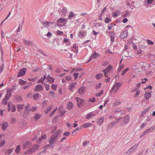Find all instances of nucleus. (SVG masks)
<instances>
[{
    "mask_svg": "<svg viewBox=\"0 0 155 155\" xmlns=\"http://www.w3.org/2000/svg\"><path fill=\"white\" fill-rule=\"evenodd\" d=\"M61 130H59L56 131L54 134L52 135L49 140L50 145H53L55 142L56 140L61 137Z\"/></svg>",
    "mask_w": 155,
    "mask_h": 155,
    "instance_id": "1",
    "label": "nucleus"
},
{
    "mask_svg": "<svg viewBox=\"0 0 155 155\" xmlns=\"http://www.w3.org/2000/svg\"><path fill=\"white\" fill-rule=\"evenodd\" d=\"M39 146L37 145H35L33 146L32 148L24 152V154H28L30 153H32L36 151L39 148Z\"/></svg>",
    "mask_w": 155,
    "mask_h": 155,
    "instance_id": "2",
    "label": "nucleus"
},
{
    "mask_svg": "<svg viewBox=\"0 0 155 155\" xmlns=\"http://www.w3.org/2000/svg\"><path fill=\"white\" fill-rule=\"evenodd\" d=\"M121 84L118 82L115 83L112 88V91L114 93H115L120 87Z\"/></svg>",
    "mask_w": 155,
    "mask_h": 155,
    "instance_id": "3",
    "label": "nucleus"
},
{
    "mask_svg": "<svg viewBox=\"0 0 155 155\" xmlns=\"http://www.w3.org/2000/svg\"><path fill=\"white\" fill-rule=\"evenodd\" d=\"M16 109L15 106L11 103H8V111L12 112H15Z\"/></svg>",
    "mask_w": 155,
    "mask_h": 155,
    "instance_id": "4",
    "label": "nucleus"
},
{
    "mask_svg": "<svg viewBox=\"0 0 155 155\" xmlns=\"http://www.w3.org/2000/svg\"><path fill=\"white\" fill-rule=\"evenodd\" d=\"M99 55V54L94 52L92 54L89 59L87 62L88 63L90 61L93 59H95L98 57Z\"/></svg>",
    "mask_w": 155,
    "mask_h": 155,
    "instance_id": "5",
    "label": "nucleus"
},
{
    "mask_svg": "<svg viewBox=\"0 0 155 155\" xmlns=\"http://www.w3.org/2000/svg\"><path fill=\"white\" fill-rule=\"evenodd\" d=\"M130 120V117L128 115H126L123 119L122 123L120 124V126H122L124 124H127L128 123Z\"/></svg>",
    "mask_w": 155,
    "mask_h": 155,
    "instance_id": "6",
    "label": "nucleus"
},
{
    "mask_svg": "<svg viewBox=\"0 0 155 155\" xmlns=\"http://www.w3.org/2000/svg\"><path fill=\"white\" fill-rule=\"evenodd\" d=\"M47 135L45 134H42L41 137L37 140V142L40 143L42 142L44 140L46 139Z\"/></svg>",
    "mask_w": 155,
    "mask_h": 155,
    "instance_id": "7",
    "label": "nucleus"
},
{
    "mask_svg": "<svg viewBox=\"0 0 155 155\" xmlns=\"http://www.w3.org/2000/svg\"><path fill=\"white\" fill-rule=\"evenodd\" d=\"M31 145V143L30 141H28L24 143L22 147L24 149L26 150L30 147Z\"/></svg>",
    "mask_w": 155,
    "mask_h": 155,
    "instance_id": "8",
    "label": "nucleus"
},
{
    "mask_svg": "<svg viewBox=\"0 0 155 155\" xmlns=\"http://www.w3.org/2000/svg\"><path fill=\"white\" fill-rule=\"evenodd\" d=\"M112 68V66L111 64H110L106 68L105 70H104V75L106 77H107L108 76L107 75V73L108 72H110Z\"/></svg>",
    "mask_w": 155,
    "mask_h": 155,
    "instance_id": "9",
    "label": "nucleus"
},
{
    "mask_svg": "<svg viewBox=\"0 0 155 155\" xmlns=\"http://www.w3.org/2000/svg\"><path fill=\"white\" fill-rule=\"evenodd\" d=\"M26 69L25 68H23L20 70L18 72V74L17 75L18 77H19L24 76L26 72Z\"/></svg>",
    "mask_w": 155,
    "mask_h": 155,
    "instance_id": "10",
    "label": "nucleus"
},
{
    "mask_svg": "<svg viewBox=\"0 0 155 155\" xmlns=\"http://www.w3.org/2000/svg\"><path fill=\"white\" fill-rule=\"evenodd\" d=\"M75 98L76 99L77 105L79 107H80L84 102V100L81 99L78 97H76Z\"/></svg>",
    "mask_w": 155,
    "mask_h": 155,
    "instance_id": "11",
    "label": "nucleus"
},
{
    "mask_svg": "<svg viewBox=\"0 0 155 155\" xmlns=\"http://www.w3.org/2000/svg\"><path fill=\"white\" fill-rule=\"evenodd\" d=\"M138 146V144H136L134 145L130 148L128 150L129 153L130 154L134 152Z\"/></svg>",
    "mask_w": 155,
    "mask_h": 155,
    "instance_id": "12",
    "label": "nucleus"
},
{
    "mask_svg": "<svg viewBox=\"0 0 155 155\" xmlns=\"http://www.w3.org/2000/svg\"><path fill=\"white\" fill-rule=\"evenodd\" d=\"M127 35V30H125L121 33L120 35V37L121 39H124L126 38Z\"/></svg>",
    "mask_w": 155,
    "mask_h": 155,
    "instance_id": "13",
    "label": "nucleus"
},
{
    "mask_svg": "<svg viewBox=\"0 0 155 155\" xmlns=\"http://www.w3.org/2000/svg\"><path fill=\"white\" fill-rule=\"evenodd\" d=\"M86 91V88L85 87H82L80 88L78 90V92L80 94H83Z\"/></svg>",
    "mask_w": 155,
    "mask_h": 155,
    "instance_id": "14",
    "label": "nucleus"
},
{
    "mask_svg": "<svg viewBox=\"0 0 155 155\" xmlns=\"http://www.w3.org/2000/svg\"><path fill=\"white\" fill-rule=\"evenodd\" d=\"M12 91V90L11 89H8L6 91V94L5 96V98L6 99L8 100L9 97L11 95V92Z\"/></svg>",
    "mask_w": 155,
    "mask_h": 155,
    "instance_id": "15",
    "label": "nucleus"
},
{
    "mask_svg": "<svg viewBox=\"0 0 155 155\" xmlns=\"http://www.w3.org/2000/svg\"><path fill=\"white\" fill-rule=\"evenodd\" d=\"M77 84V82H74L70 84L69 86V89L71 91H73V89L75 88Z\"/></svg>",
    "mask_w": 155,
    "mask_h": 155,
    "instance_id": "16",
    "label": "nucleus"
},
{
    "mask_svg": "<svg viewBox=\"0 0 155 155\" xmlns=\"http://www.w3.org/2000/svg\"><path fill=\"white\" fill-rule=\"evenodd\" d=\"M151 94L150 92L148 91L146 92L144 95L145 99L147 100H149L151 97Z\"/></svg>",
    "mask_w": 155,
    "mask_h": 155,
    "instance_id": "17",
    "label": "nucleus"
},
{
    "mask_svg": "<svg viewBox=\"0 0 155 155\" xmlns=\"http://www.w3.org/2000/svg\"><path fill=\"white\" fill-rule=\"evenodd\" d=\"M43 90V87L41 85H38L36 86L34 89V90L35 91H41Z\"/></svg>",
    "mask_w": 155,
    "mask_h": 155,
    "instance_id": "18",
    "label": "nucleus"
},
{
    "mask_svg": "<svg viewBox=\"0 0 155 155\" xmlns=\"http://www.w3.org/2000/svg\"><path fill=\"white\" fill-rule=\"evenodd\" d=\"M8 126V124L6 122H3L2 125V128L3 130H5Z\"/></svg>",
    "mask_w": 155,
    "mask_h": 155,
    "instance_id": "19",
    "label": "nucleus"
},
{
    "mask_svg": "<svg viewBox=\"0 0 155 155\" xmlns=\"http://www.w3.org/2000/svg\"><path fill=\"white\" fill-rule=\"evenodd\" d=\"M53 22H51L49 21H45L43 23V25L46 27H49L51 24H53Z\"/></svg>",
    "mask_w": 155,
    "mask_h": 155,
    "instance_id": "20",
    "label": "nucleus"
},
{
    "mask_svg": "<svg viewBox=\"0 0 155 155\" xmlns=\"http://www.w3.org/2000/svg\"><path fill=\"white\" fill-rule=\"evenodd\" d=\"M104 120V117H101L98 118L97 120V122L99 124H101L103 123Z\"/></svg>",
    "mask_w": 155,
    "mask_h": 155,
    "instance_id": "21",
    "label": "nucleus"
},
{
    "mask_svg": "<svg viewBox=\"0 0 155 155\" xmlns=\"http://www.w3.org/2000/svg\"><path fill=\"white\" fill-rule=\"evenodd\" d=\"M72 51L76 53H77L78 52V47L76 46V44H74L73 45V48L72 49Z\"/></svg>",
    "mask_w": 155,
    "mask_h": 155,
    "instance_id": "22",
    "label": "nucleus"
},
{
    "mask_svg": "<svg viewBox=\"0 0 155 155\" xmlns=\"http://www.w3.org/2000/svg\"><path fill=\"white\" fill-rule=\"evenodd\" d=\"M24 104H18L17 105V108L18 110L21 111V110L22 109H23L24 107Z\"/></svg>",
    "mask_w": 155,
    "mask_h": 155,
    "instance_id": "23",
    "label": "nucleus"
},
{
    "mask_svg": "<svg viewBox=\"0 0 155 155\" xmlns=\"http://www.w3.org/2000/svg\"><path fill=\"white\" fill-rule=\"evenodd\" d=\"M21 150V146L20 145L17 146L15 150V151L16 153H19Z\"/></svg>",
    "mask_w": 155,
    "mask_h": 155,
    "instance_id": "24",
    "label": "nucleus"
},
{
    "mask_svg": "<svg viewBox=\"0 0 155 155\" xmlns=\"http://www.w3.org/2000/svg\"><path fill=\"white\" fill-rule=\"evenodd\" d=\"M47 80L50 83H52L54 81V78L50 77L49 75L47 77Z\"/></svg>",
    "mask_w": 155,
    "mask_h": 155,
    "instance_id": "25",
    "label": "nucleus"
},
{
    "mask_svg": "<svg viewBox=\"0 0 155 155\" xmlns=\"http://www.w3.org/2000/svg\"><path fill=\"white\" fill-rule=\"evenodd\" d=\"M52 107L53 106L52 105H50L47 107L45 110V114H48V113L51 110Z\"/></svg>",
    "mask_w": 155,
    "mask_h": 155,
    "instance_id": "26",
    "label": "nucleus"
},
{
    "mask_svg": "<svg viewBox=\"0 0 155 155\" xmlns=\"http://www.w3.org/2000/svg\"><path fill=\"white\" fill-rule=\"evenodd\" d=\"M73 104L71 102H69L67 105V108L68 109H71L73 107Z\"/></svg>",
    "mask_w": 155,
    "mask_h": 155,
    "instance_id": "27",
    "label": "nucleus"
},
{
    "mask_svg": "<svg viewBox=\"0 0 155 155\" xmlns=\"http://www.w3.org/2000/svg\"><path fill=\"white\" fill-rule=\"evenodd\" d=\"M91 125V124L90 123H85L82 125V127L84 128H86L90 127Z\"/></svg>",
    "mask_w": 155,
    "mask_h": 155,
    "instance_id": "28",
    "label": "nucleus"
},
{
    "mask_svg": "<svg viewBox=\"0 0 155 155\" xmlns=\"http://www.w3.org/2000/svg\"><path fill=\"white\" fill-rule=\"evenodd\" d=\"M96 115V114L94 113H91L87 115L86 117V118L87 119H89L90 117H92Z\"/></svg>",
    "mask_w": 155,
    "mask_h": 155,
    "instance_id": "29",
    "label": "nucleus"
},
{
    "mask_svg": "<svg viewBox=\"0 0 155 155\" xmlns=\"http://www.w3.org/2000/svg\"><path fill=\"white\" fill-rule=\"evenodd\" d=\"M113 25H115V24H113L112 23H110L107 26V29L108 30H110L112 29V28L114 27Z\"/></svg>",
    "mask_w": 155,
    "mask_h": 155,
    "instance_id": "30",
    "label": "nucleus"
},
{
    "mask_svg": "<svg viewBox=\"0 0 155 155\" xmlns=\"http://www.w3.org/2000/svg\"><path fill=\"white\" fill-rule=\"evenodd\" d=\"M149 109L148 108H146L141 113L140 116V117H143V116L149 110Z\"/></svg>",
    "mask_w": 155,
    "mask_h": 155,
    "instance_id": "31",
    "label": "nucleus"
},
{
    "mask_svg": "<svg viewBox=\"0 0 155 155\" xmlns=\"http://www.w3.org/2000/svg\"><path fill=\"white\" fill-rule=\"evenodd\" d=\"M84 35H85L84 32V31H83V30H81L79 32V33L78 34V36L79 37L82 38L83 36H84Z\"/></svg>",
    "mask_w": 155,
    "mask_h": 155,
    "instance_id": "32",
    "label": "nucleus"
},
{
    "mask_svg": "<svg viewBox=\"0 0 155 155\" xmlns=\"http://www.w3.org/2000/svg\"><path fill=\"white\" fill-rule=\"evenodd\" d=\"M49 95L52 98H53L55 97V93L53 91H50L49 92Z\"/></svg>",
    "mask_w": 155,
    "mask_h": 155,
    "instance_id": "33",
    "label": "nucleus"
},
{
    "mask_svg": "<svg viewBox=\"0 0 155 155\" xmlns=\"http://www.w3.org/2000/svg\"><path fill=\"white\" fill-rule=\"evenodd\" d=\"M67 21V20L66 19L64 18H60L58 20V22H60V23H62L64 21Z\"/></svg>",
    "mask_w": 155,
    "mask_h": 155,
    "instance_id": "34",
    "label": "nucleus"
},
{
    "mask_svg": "<svg viewBox=\"0 0 155 155\" xmlns=\"http://www.w3.org/2000/svg\"><path fill=\"white\" fill-rule=\"evenodd\" d=\"M18 82L19 84L22 85H24L27 83L26 81L21 79L19 80Z\"/></svg>",
    "mask_w": 155,
    "mask_h": 155,
    "instance_id": "35",
    "label": "nucleus"
},
{
    "mask_svg": "<svg viewBox=\"0 0 155 155\" xmlns=\"http://www.w3.org/2000/svg\"><path fill=\"white\" fill-rule=\"evenodd\" d=\"M13 149H9L6 150L5 153L8 154H10L13 151Z\"/></svg>",
    "mask_w": 155,
    "mask_h": 155,
    "instance_id": "36",
    "label": "nucleus"
},
{
    "mask_svg": "<svg viewBox=\"0 0 155 155\" xmlns=\"http://www.w3.org/2000/svg\"><path fill=\"white\" fill-rule=\"evenodd\" d=\"M41 116V114H35V117H34V119L36 121H37L38 120V119L40 118Z\"/></svg>",
    "mask_w": 155,
    "mask_h": 155,
    "instance_id": "37",
    "label": "nucleus"
},
{
    "mask_svg": "<svg viewBox=\"0 0 155 155\" xmlns=\"http://www.w3.org/2000/svg\"><path fill=\"white\" fill-rule=\"evenodd\" d=\"M121 111V110L120 109H117L116 110L113 111L112 112V114H115L119 113Z\"/></svg>",
    "mask_w": 155,
    "mask_h": 155,
    "instance_id": "38",
    "label": "nucleus"
},
{
    "mask_svg": "<svg viewBox=\"0 0 155 155\" xmlns=\"http://www.w3.org/2000/svg\"><path fill=\"white\" fill-rule=\"evenodd\" d=\"M39 97V94L38 93H37L35 94L33 96V97L34 99L35 100H37Z\"/></svg>",
    "mask_w": 155,
    "mask_h": 155,
    "instance_id": "39",
    "label": "nucleus"
},
{
    "mask_svg": "<svg viewBox=\"0 0 155 155\" xmlns=\"http://www.w3.org/2000/svg\"><path fill=\"white\" fill-rule=\"evenodd\" d=\"M37 109V107L36 106L32 107L31 108H30L29 110V111H35Z\"/></svg>",
    "mask_w": 155,
    "mask_h": 155,
    "instance_id": "40",
    "label": "nucleus"
},
{
    "mask_svg": "<svg viewBox=\"0 0 155 155\" xmlns=\"http://www.w3.org/2000/svg\"><path fill=\"white\" fill-rule=\"evenodd\" d=\"M88 101L90 102H94L96 101V99L94 97L90 98L88 99Z\"/></svg>",
    "mask_w": 155,
    "mask_h": 155,
    "instance_id": "41",
    "label": "nucleus"
},
{
    "mask_svg": "<svg viewBox=\"0 0 155 155\" xmlns=\"http://www.w3.org/2000/svg\"><path fill=\"white\" fill-rule=\"evenodd\" d=\"M47 105V101H45L42 103V108L45 107Z\"/></svg>",
    "mask_w": 155,
    "mask_h": 155,
    "instance_id": "42",
    "label": "nucleus"
},
{
    "mask_svg": "<svg viewBox=\"0 0 155 155\" xmlns=\"http://www.w3.org/2000/svg\"><path fill=\"white\" fill-rule=\"evenodd\" d=\"M120 104V102L119 101H116L114 102V106H118Z\"/></svg>",
    "mask_w": 155,
    "mask_h": 155,
    "instance_id": "43",
    "label": "nucleus"
},
{
    "mask_svg": "<svg viewBox=\"0 0 155 155\" xmlns=\"http://www.w3.org/2000/svg\"><path fill=\"white\" fill-rule=\"evenodd\" d=\"M32 85V83L31 82H29L28 83L27 85L24 86L23 87V88L24 89H26L28 88H29Z\"/></svg>",
    "mask_w": 155,
    "mask_h": 155,
    "instance_id": "44",
    "label": "nucleus"
},
{
    "mask_svg": "<svg viewBox=\"0 0 155 155\" xmlns=\"http://www.w3.org/2000/svg\"><path fill=\"white\" fill-rule=\"evenodd\" d=\"M5 143V141L4 140H3L0 141V147L3 146Z\"/></svg>",
    "mask_w": 155,
    "mask_h": 155,
    "instance_id": "45",
    "label": "nucleus"
},
{
    "mask_svg": "<svg viewBox=\"0 0 155 155\" xmlns=\"http://www.w3.org/2000/svg\"><path fill=\"white\" fill-rule=\"evenodd\" d=\"M67 11L66 8L64 7L61 9V12L62 14H65L67 12Z\"/></svg>",
    "mask_w": 155,
    "mask_h": 155,
    "instance_id": "46",
    "label": "nucleus"
},
{
    "mask_svg": "<svg viewBox=\"0 0 155 155\" xmlns=\"http://www.w3.org/2000/svg\"><path fill=\"white\" fill-rule=\"evenodd\" d=\"M45 76L43 78H41L39 79L38 81V83H43L44 82V80L45 78Z\"/></svg>",
    "mask_w": 155,
    "mask_h": 155,
    "instance_id": "47",
    "label": "nucleus"
},
{
    "mask_svg": "<svg viewBox=\"0 0 155 155\" xmlns=\"http://www.w3.org/2000/svg\"><path fill=\"white\" fill-rule=\"evenodd\" d=\"M150 129V128H149L148 129L146 130L145 131H144L143 134L142 135H141L140 137H141L144 135H145L147 132H148L149 130Z\"/></svg>",
    "mask_w": 155,
    "mask_h": 155,
    "instance_id": "48",
    "label": "nucleus"
},
{
    "mask_svg": "<svg viewBox=\"0 0 155 155\" xmlns=\"http://www.w3.org/2000/svg\"><path fill=\"white\" fill-rule=\"evenodd\" d=\"M104 21L106 23H108L110 22L111 20L110 18H106Z\"/></svg>",
    "mask_w": 155,
    "mask_h": 155,
    "instance_id": "49",
    "label": "nucleus"
},
{
    "mask_svg": "<svg viewBox=\"0 0 155 155\" xmlns=\"http://www.w3.org/2000/svg\"><path fill=\"white\" fill-rule=\"evenodd\" d=\"M129 70V68H127L125 69L122 72L121 75H123L124 74H125L128 70Z\"/></svg>",
    "mask_w": 155,
    "mask_h": 155,
    "instance_id": "50",
    "label": "nucleus"
},
{
    "mask_svg": "<svg viewBox=\"0 0 155 155\" xmlns=\"http://www.w3.org/2000/svg\"><path fill=\"white\" fill-rule=\"evenodd\" d=\"M8 100L6 99V98H5V99L4 100H3L2 101V103L3 104L6 105L7 104V101Z\"/></svg>",
    "mask_w": 155,
    "mask_h": 155,
    "instance_id": "51",
    "label": "nucleus"
},
{
    "mask_svg": "<svg viewBox=\"0 0 155 155\" xmlns=\"http://www.w3.org/2000/svg\"><path fill=\"white\" fill-rule=\"evenodd\" d=\"M103 90H101L99 92L95 94L96 96L98 97L103 94Z\"/></svg>",
    "mask_w": 155,
    "mask_h": 155,
    "instance_id": "52",
    "label": "nucleus"
},
{
    "mask_svg": "<svg viewBox=\"0 0 155 155\" xmlns=\"http://www.w3.org/2000/svg\"><path fill=\"white\" fill-rule=\"evenodd\" d=\"M106 32L107 33H108L109 35H110V37H111V36H115V34L113 32H109L108 31H106Z\"/></svg>",
    "mask_w": 155,
    "mask_h": 155,
    "instance_id": "53",
    "label": "nucleus"
},
{
    "mask_svg": "<svg viewBox=\"0 0 155 155\" xmlns=\"http://www.w3.org/2000/svg\"><path fill=\"white\" fill-rule=\"evenodd\" d=\"M51 88L53 90H55L57 89V85L54 84H52L51 85Z\"/></svg>",
    "mask_w": 155,
    "mask_h": 155,
    "instance_id": "54",
    "label": "nucleus"
},
{
    "mask_svg": "<svg viewBox=\"0 0 155 155\" xmlns=\"http://www.w3.org/2000/svg\"><path fill=\"white\" fill-rule=\"evenodd\" d=\"M146 41H147V44L148 45L150 44L153 45L154 44V43L150 40L147 39Z\"/></svg>",
    "mask_w": 155,
    "mask_h": 155,
    "instance_id": "55",
    "label": "nucleus"
},
{
    "mask_svg": "<svg viewBox=\"0 0 155 155\" xmlns=\"http://www.w3.org/2000/svg\"><path fill=\"white\" fill-rule=\"evenodd\" d=\"M4 68V65L3 64H2L1 66L0 67V73H1Z\"/></svg>",
    "mask_w": 155,
    "mask_h": 155,
    "instance_id": "56",
    "label": "nucleus"
},
{
    "mask_svg": "<svg viewBox=\"0 0 155 155\" xmlns=\"http://www.w3.org/2000/svg\"><path fill=\"white\" fill-rule=\"evenodd\" d=\"M124 65L123 64L120 65L118 68V71H121L124 68Z\"/></svg>",
    "mask_w": 155,
    "mask_h": 155,
    "instance_id": "57",
    "label": "nucleus"
},
{
    "mask_svg": "<svg viewBox=\"0 0 155 155\" xmlns=\"http://www.w3.org/2000/svg\"><path fill=\"white\" fill-rule=\"evenodd\" d=\"M102 76V74H99L96 75V77L97 79H100Z\"/></svg>",
    "mask_w": 155,
    "mask_h": 155,
    "instance_id": "58",
    "label": "nucleus"
},
{
    "mask_svg": "<svg viewBox=\"0 0 155 155\" xmlns=\"http://www.w3.org/2000/svg\"><path fill=\"white\" fill-rule=\"evenodd\" d=\"M48 146V145L46 146L44 148V150L42 151L41 152L38 153V154H41L42 153H45L46 152V147Z\"/></svg>",
    "mask_w": 155,
    "mask_h": 155,
    "instance_id": "59",
    "label": "nucleus"
},
{
    "mask_svg": "<svg viewBox=\"0 0 155 155\" xmlns=\"http://www.w3.org/2000/svg\"><path fill=\"white\" fill-rule=\"evenodd\" d=\"M107 10V8L106 7L104 8L102 10L101 12V15H103L104 14V12L106 11Z\"/></svg>",
    "mask_w": 155,
    "mask_h": 155,
    "instance_id": "60",
    "label": "nucleus"
},
{
    "mask_svg": "<svg viewBox=\"0 0 155 155\" xmlns=\"http://www.w3.org/2000/svg\"><path fill=\"white\" fill-rule=\"evenodd\" d=\"M44 84L45 87L46 89V90H49V87H50L49 85L48 84H47L45 83H44Z\"/></svg>",
    "mask_w": 155,
    "mask_h": 155,
    "instance_id": "61",
    "label": "nucleus"
},
{
    "mask_svg": "<svg viewBox=\"0 0 155 155\" xmlns=\"http://www.w3.org/2000/svg\"><path fill=\"white\" fill-rule=\"evenodd\" d=\"M74 16V14L72 12H71L68 15V17L69 18H72Z\"/></svg>",
    "mask_w": 155,
    "mask_h": 155,
    "instance_id": "62",
    "label": "nucleus"
},
{
    "mask_svg": "<svg viewBox=\"0 0 155 155\" xmlns=\"http://www.w3.org/2000/svg\"><path fill=\"white\" fill-rule=\"evenodd\" d=\"M16 121V119L14 118H11L10 122L11 123L13 124L15 123Z\"/></svg>",
    "mask_w": 155,
    "mask_h": 155,
    "instance_id": "63",
    "label": "nucleus"
},
{
    "mask_svg": "<svg viewBox=\"0 0 155 155\" xmlns=\"http://www.w3.org/2000/svg\"><path fill=\"white\" fill-rule=\"evenodd\" d=\"M57 108L56 107V108H55L53 110H52V111L51 112V113L50 114V116H52L53 115V114H54V112L57 110Z\"/></svg>",
    "mask_w": 155,
    "mask_h": 155,
    "instance_id": "64",
    "label": "nucleus"
}]
</instances>
